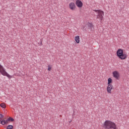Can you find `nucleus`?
I'll list each match as a JSON object with an SVG mask.
<instances>
[{"label": "nucleus", "instance_id": "2", "mask_svg": "<svg viewBox=\"0 0 129 129\" xmlns=\"http://www.w3.org/2000/svg\"><path fill=\"white\" fill-rule=\"evenodd\" d=\"M116 54L117 57L121 60H125L126 59V55L123 53V50L120 48L117 50Z\"/></svg>", "mask_w": 129, "mask_h": 129}, {"label": "nucleus", "instance_id": "12", "mask_svg": "<svg viewBox=\"0 0 129 129\" xmlns=\"http://www.w3.org/2000/svg\"><path fill=\"white\" fill-rule=\"evenodd\" d=\"M14 127V126L13 125H8L7 127V129H13Z\"/></svg>", "mask_w": 129, "mask_h": 129}, {"label": "nucleus", "instance_id": "18", "mask_svg": "<svg viewBox=\"0 0 129 129\" xmlns=\"http://www.w3.org/2000/svg\"><path fill=\"white\" fill-rule=\"evenodd\" d=\"M8 121H9L8 119H7L6 120H5L6 124L8 123Z\"/></svg>", "mask_w": 129, "mask_h": 129}, {"label": "nucleus", "instance_id": "4", "mask_svg": "<svg viewBox=\"0 0 129 129\" xmlns=\"http://www.w3.org/2000/svg\"><path fill=\"white\" fill-rule=\"evenodd\" d=\"M0 73H1L2 75H3V76H7L8 78L11 79L12 78V77L11 75L8 74L7 72L6 71V69L4 68V67L2 66V64H0Z\"/></svg>", "mask_w": 129, "mask_h": 129}, {"label": "nucleus", "instance_id": "16", "mask_svg": "<svg viewBox=\"0 0 129 129\" xmlns=\"http://www.w3.org/2000/svg\"><path fill=\"white\" fill-rule=\"evenodd\" d=\"M48 71H51V67H50L49 66H48Z\"/></svg>", "mask_w": 129, "mask_h": 129}, {"label": "nucleus", "instance_id": "13", "mask_svg": "<svg viewBox=\"0 0 129 129\" xmlns=\"http://www.w3.org/2000/svg\"><path fill=\"white\" fill-rule=\"evenodd\" d=\"M0 106L2 107V108H6V104L5 103H3L0 104Z\"/></svg>", "mask_w": 129, "mask_h": 129}, {"label": "nucleus", "instance_id": "6", "mask_svg": "<svg viewBox=\"0 0 129 129\" xmlns=\"http://www.w3.org/2000/svg\"><path fill=\"white\" fill-rule=\"evenodd\" d=\"M113 76L116 79H118L119 78V73L117 71H114L112 73Z\"/></svg>", "mask_w": 129, "mask_h": 129}, {"label": "nucleus", "instance_id": "14", "mask_svg": "<svg viewBox=\"0 0 129 129\" xmlns=\"http://www.w3.org/2000/svg\"><path fill=\"white\" fill-rule=\"evenodd\" d=\"M9 121H15V119L12 117H9L8 118Z\"/></svg>", "mask_w": 129, "mask_h": 129}, {"label": "nucleus", "instance_id": "9", "mask_svg": "<svg viewBox=\"0 0 129 129\" xmlns=\"http://www.w3.org/2000/svg\"><path fill=\"white\" fill-rule=\"evenodd\" d=\"M88 26V28L90 30H91V31H93L94 30V27L92 23H89Z\"/></svg>", "mask_w": 129, "mask_h": 129}, {"label": "nucleus", "instance_id": "10", "mask_svg": "<svg viewBox=\"0 0 129 129\" xmlns=\"http://www.w3.org/2000/svg\"><path fill=\"white\" fill-rule=\"evenodd\" d=\"M75 40L76 42V43H79L80 42V37L79 36H76L75 38Z\"/></svg>", "mask_w": 129, "mask_h": 129}, {"label": "nucleus", "instance_id": "1", "mask_svg": "<svg viewBox=\"0 0 129 129\" xmlns=\"http://www.w3.org/2000/svg\"><path fill=\"white\" fill-rule=\"evenodd\" d=\"M104 128L106 129H117L115 123L110 121H105L103 124Z\"/></svg>", "mask_w": 129, "mask_h": 129}, {"label": "nucleus", "instance_id": "15", "mask_svg": "<svg viewBox=\"0 0 129 129\" xmlns=\"http://www.w3.org/2000/svg\"><path fill=\"white\" fill-rule=\"evenodd\" d=\"M0 121H1L0 123H1V124H3V125H5V124H6V120H3Z\"/></svg>", "mask_w": 129, "mask_h": 129}, {"label": "nucleus", "instance_id": "3", "mask_svg": "<svg viewBox=\"0 0 129 129\" xmlns=\"http://www.w3.org/2000/svg\"><path fill=\"white\" fill-rule=\"evenodd\" d=\"M93 12L96 13L97 14L96 19H99L100 21L103 20V17L104 16V12L100 10H94Z\"/></svg>", "mask_w": 129, "mask_h": 129}, {"label": "nucleus", "instance_id": "11", "mask_svg": "<svg viewBox=\"0 0 129 129\" xmlns=\"http://www.w3.org/2000/svg\"><path fill=\"white\" fill-rule=\"evenodd\" d=\"M112 82V80L111 79V78H109L108 79V85H111V84H110Z\"/></svg>", "mask_w": 129, "mask_h": 129}, {"label": "nucleus", "instance_id": "8", "mask_svg": "<svg viewBox=\"0 0 129 129\" xmlns=\"http://www.w3.org/2000/svg\"><path fill=\"white\" fill-rule=\"evenodd\" d=\"M113 88L112 85H108L107 88V91L108 93H111V89Z\"/></svg>", "mask_w": 129, "mask_h": 129}, {"label": "nucleus", "instance_id": "17", "mask_svg": "<svg viewBox=\"0 0 129 129\" xmlns=\"http://www.w3.org/2000/svg\"><path fill=\"white\" fill-rule=\"evenodd\" d=\"M4 117V115L0 114V118H3Z\"/></svg>", "mask_w": 129, "mask_h": 129}, {"label": "nucleus", "instance_id": "7", "mask_svg": "<svg viewBox=\"0 0 129 129\" xmlns=\"http://www.w3.org/2000/svg\"><path fill=\"white\" fill-rule=\"evenodd\" d=\"M69 8L70 10H72V11H74V10L76 9V6H75V4H74V3H71L69 4Z\"/></svg>", "mask_w": 129, "mask_h": 129}, {"label": "nucleus", "instance_id": "5", "mask_svg": "<svg viewBox=\"0 0 129 129\" xmlns=\"http://www.w3.org/2000/svg\"><path fill=\"white\" fill-rule=\"evenodd\" d=\"M76 5L78 8H82L83 7V3L80 0H77L76 1Z\"/></svg>", "mask_w": 129, "mask_h": 129}]
</instances>
